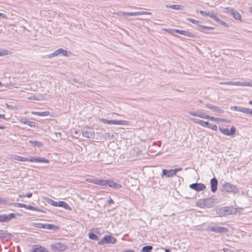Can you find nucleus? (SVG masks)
Masks as SVG:
<instances>
[{
	"instance_id": "nucleus-64",
	"label": "nucleus",
	"mask_w": 252,
	"mask_h": 252,
	"mask_svg": "<svg viewBox=\"0 0 252 252\" xmlns=\"http://www.w3.org/2000/svg\"><path fill=\"white\" fill-rule=\"evenodd\" d=\"M249 104H252V100L249 101Z\"/></svg>"
},
{
	"instance_id": "nucleus-31",
	"label": "nucleus",
	"mask_w": 252,
	"mask_h": 252,
	"mask_svg": "<svg viewBox=\"0 0 252 252\" xmlns=\"http://www.w3.org/2000/svg\"><path fill=\"white\" fill-rule=\"evenodd\" d=\"M208 16L214 20L216 22L219 18L217 16V13H215L214 12H209Z\"/></svg>"
},
{
	"instance_id": "nucleus-38",
	"label": "nucleus",
	"mask_w": 252,
	"mask_h": 252,
	"mask_svg": "<svg viewBox=\"0 0 252 252\" xmlns=\"http://www.w3.org/2000/svg\"><path fill=\"white\" fill-rule=\"evenodd\" d=\"M23 123L28 125L29 126L31 127H34L35 126V122L30 121H25L23 122Z\"/></svg>"
},
{
	"instance_id": "nucleus-5",
	"label": "nucleus",
	"mask_w": 252,
	"mask_h": 252,
	"mask_svg": "<svg viewBox=\"0 0 252 252\" xmlns=\"http://www.w3.org/2000/svg\"><path fill=\"white\" fill-rule=\"evenodd\" d=\"M222 190V191L234 193H236L238 191V189L235 186L227 182L223 184Z\"/></svg>"
},
{
	"instance_id": "nucleus-57",
	"label": "nucleus",
	"mask_w": 252,
	"mask_h": 252,
	"mask_svg": "<svg viewBox=\"0 0 252 252\" xmlns=\"http://www.w3.org/2000/svg\"><path fill=\"white\" fill-rule=\"evenodd\" d=\"M25 196H27L28 198H30L32 196V193H29L27 194H26Z\"/></svg>"
},
{
	"instance_id": "nucleus-25",
	"label": "nucleus",
	"mask_w": 252,
	"mask_h": 252,
	"mask_svg": "<svg viewBox=\"0 0 252 252\" xmlns=\"http://www.w3.org/2000/svg\"><path fill=\"white\" fill-rule=\"evenodd\" d=\"M198 30L201 32H204L206 30H212L215 29L213 27H209L201 25H198Z\"/></svg>"
},
{
	"instance_id": "nucleus-50",
	"label": "nucleus",
	"mask_w": 252,
	"mask_h": 252,
	"mask_svg": "<svg viewBox=\"0 0 252 252\" xmlns=\"http://www.w3.org/2000/svg\"><path fill=\"white\" fill-rule=\"evenodd\" d=\"M182 168L181 167H179V168H177L175 169H173L174 172L175 174H176L177 172L182 170Z\"/></svg>"
},
{
	"instance_id": "nucleus-22",
	"label": "nucleus",
	"mask_w": 252,
	"mask_h": 252,
	"mask_svg": "<svg viewBox=\"0 0 252 252\" xmlns=\"http://www.w3.org/2000/svg\"><path fill=\"white\" fill-rule=\"evenodd\" d=\"M211 189L213 192H215L217 190L218 182L216 178H213L211 179Z\"/></svg>"
},
{
	"instance_id": "nucleus-61",
	"label": "nucleus",
	"mask_w": 252,
	"mask_h": 252,
	"mask_svg": "<svg viewBox=\"0 0 252 252\" xmlns=\"http://www.w3.org/2000/svg\"><path fill=\"white\" fill-rule=\"evenodd\" d=\"M26 196L24 195V194H20L19 195V197H25Z\"/></svg>"
},
{
	"instance_id": "nucleus-19",
	"label": "nucleus",
	"mask_w": 252,
	"mask_h": 252,
	"mask_svg": "<svg viewBox=\"0 0 252 252\" xmlns=\"http://www.w3.org/2000/svg\"><path fill=\"white\" fill-rule=\"evenodd\" d=\"M85 181L86 182L93 183L95 185H97L99 186H102L103 180L99 179L97 178H87L85 179Z\"/></svg>"
},
{
	"instance_id": "nucleus-39",
	"label": "nucleus",
	"mask_w": 252,
	"mask_h": 252,
	"mask_svg": "<svg viewBox=\"0 0 252 252\" xmlns=\"http://www.w3.org/2000/svg\"><path fill=\"white\" fill-rule=\"evenodd\" d=\"M166 7H170L172 9H175V10H179L181 8V5H178V4L170 5L169 6L167 5Z\"/></svg>"
},
{
	"instance_id": "nucleus-20",
	"label": "nucleus",
	"mask_w": 252,
	"mask_h": 252,
	"mask_svg": "<svg viewBox=\"0 0 252 252\" xmlns=\"http://www.w3.org/2000/svg\"><path fill=\"white\" fill-rule=\"evenodd\" d=\"M9 158L12 160H16L21 161H28V158L26 157H22L15 154H11L9 155Z\"/></svg>"
},
{
	"instance_id": "nucleus-16",
	"label": "nucleus",
	"mask_w": 252,
	"mask_h": 252,
	"mask_svg": "<svg viewBox=\"0 0 252 252\" xmlns=\"http://www.w3.org/2000/svg\"><path fill=\"white\" fill-rule=\"evenodd\" d=\"M15 217V214L11 213L8 215H0V222H7Z\"/></svg>"
},
{
	"instance_id": "nucleus-56",
	"label": "nucleus",
	"mask_w": 252,
	"mask_h": 252,
	"mask_svg": "<svg viewBox=\"0 0 252 252\" xmlns=\"http://www.w3.org/2000/svg\"><path fill=\"white\" fill-rule=\"evenodd\" d=\"M0 16L2 17L5 18H7L6 15L4 13H0Z\"/></svg>"
},
{
	"instance_id": "nucleus-63",
	"label": "nucleus",
	"mask_w": 252,
	"mask_h": 252,
	"mask_svg": "<svg viewBox=\"0 0 252 252\" xmlns=\"http://www.w3.org/2000/svg\"><path fill=\"white\" fill-rule=\"evenodd\" d=\"M109 134L108 133H106L105 134V135L106 137H107V136H109Z\"/></svg>"
},
{
	"instance_id": "nucleus-18",
	"label": "nucleus",
	"mask_w": 252,
	"mask_h": 252,
	"mask_svg": "<svg viewBox=\"0 0 252 252\" xmlns=\"http://www.w3.org/2000/svg\"><path fill=\"white\" fill-rule=\"evenodd\" d=\"M35 227L39 228L45 229L48 230L53 229L55 227V226L53 224L42 223H36L35 224Z\"/></svg>"
},
{
	"instance_id": "nucleus-14",
	"label": "nucleus",
	"mask_w": 252,
	"mask_h": 252,
	"mask_svg": "<svg viewBox=\"0 0 252 252\" xmlns=\"http://www.w3.org/2000/svg\"><path fill=\"white\" fill-rule=\"evenodd\" d=\"M189 188L196 191H200L206 189V186L202 183H193L189 185Z\"/></svg>"
},
{
	"instance_id": "nucleus-6",
	"label": "nucleus",
	"mask_w": 252,
	"mask_h": 252,
	"mask_svg": "<svg viewBox=\"0 0 252 252\" xmlns=\"http://www.w3.org/2000/svg\"><path fill=\"white\" fill-rule=\"evenodd\" d=\"M116 242V239L110 236V235H105L102 239L98 242L99 245H103L105 244H115Z\"/></svg>"
},
{
	"instance_id": "nucleus-13",
	"label": "nucleus",
	"mask_w": 252,
	"mask_h": 252,
	"mask_svg": "<svg viewBox=\"0 0 252 252\" xmlns=\"http://www.w3.org/2000/svg\"><path fill=\"white\" fill-rule=\"evenodd\" d=\"M216 213L218 215L222 216L231 214L230 211L228 207H222L218 208L216 210Z\"/></svg>"
},
{
	"instance_id": "nucleus-23",
	"label": "nucleus",
	"mask_w": 252,
	"mask_h": 252,
	"mask_svg": "<svg viewBox=\"0 0 252 252\" xmlns=\"http://www.w3.org/2000/svg\"><path fill=\"white\" fill-rule=\"evenodd\" d=\"M173 169H163L161 176H166L167 177H171L175 175Z\"/></svg>"
},
{
	"instance_id": "nucleus-60",
	"label": "nucleus",
	"mask_w": 252,
	"mask_h": 252,
	"mask_svg": "<svg viewBox=\"0 0 252 252\" xmlns=\"http://www.w3.org/2000/svg\"><path fill=\"white\" fill-rule=\"evenodd\" d=\"M249 114L252 115V109H250Z\"/></svg>"
},
{
	"instance_id": "nucleus-12",
	"label": "nucleus",
	"mask_w": 252,
	"mask_h": 252,
	"mask_svg": "<svg viewBox=\"0 0 252 252\" xmlns=\"http://www.w3.org/2000/svg\"><path fill=\"white\" fill-rule=\"evenodd\" d=\"M219 129L222 133L227 136H233L236 132V128L233 126L231 127L230 129L221 127Z\"/></svg>"
},
{
	"instance_id": "nucleus-33",
	"label": "nucleus",
	"mask_w": 252,
	"mask_h": 252,
	"mask_svg": "<svg viewBox=\"0 0 252 252\" xmlns=\"http://www.w3.org/2000/svg\"><path fill=\"white\" fill-rule=\"evenodd\" d=\"M88 236L89 238L92 240H97L98 239V236L93 233H89L88 234Z\"/></svg>"
},
{
	"instance_id": "nucleus-51",
	"label": "nucleus",
	"mask_w": 252,
	"mask_h": 252,
	"mask_svg": "<svg viewBox=\"0 0 252 252\" xmlns=\"http://www.w3.org/2000/svg\"><path fill=\"white\" fill-rule=\"evenodd\" d=\"M249 111H250V109L249 108L245 107L244 109V111H243V113H246L247 114H249Z\"/></svg>"
},
{
	"instance_id": "nucleus-28",
	"label": "nucleus",
	"mask_w": 252,
	"mask_h": 252,
	"mask_svg": "<svg viewBox=\"0 0 252 252\" xmlns=\"http://www.w3.org/2000/svg\"><path fill=\"white\" fill-rule=\"evenodd\" d=\"M32 114L37 115L39 116H48L50 113L47 111L45 112H35V111H32L31 112Z\"/></svg>"
},
{
	"instance_id": "nucleus-59",
	"label": "nucleus",
	"mask_w": 252,
	"mask_h": 252,
	"mask_svg": "<svg viewBox=\"0 0 252 252\" xmlns=\"http://www.w3.org/2000/svg\"><path fill=\"white\" fill-rule=\"evenodd\" d=\"M0 119H5V115L4 114H0Z\"/></svg>"
},
{
	"instance_id": "nucleus-53",
	"label": "nucleus",
	"mask_w": 252,
	"mask_h": 252,
	"mask_svg": "<svg viewBox=\"0 0 252 252\" xmlns=\"http://www.w3.org/2000/svg\"><path fill=\"white\" fill-rule=\"evenodd\" d=\"M245 107H238L237 111L241 112L243 113V111Z\"/></svg>"
},
{
	"instance_id": "nucleus-30",
	"label": "nucleus",
	"mask_w": 252,
	"mask_h": 252,
	"mask_svg": "<svg viewBox=\"0 0 252 252\" xmlns=\"http://www.w3.org/2000/svg\"><path fill=\"white\" fill-rule=\"evenodd\" d=\"M153 249L152 246H146L142 248L141 250L142 252H150Z\"/></svg>"
},
{
	"instance_id": "nucleus-49",
	"label": "nucleus",
	"mask_w": 252,
	"mask_h": 252,
	"mask_svg": "<svg viewBox=\"0 0 252 252\" xmlns=\"http://www.w3.org/2000/svg\"><path fill=\"white\" fill-rule=\"evenodd\" d=\"M234 82H221L220 84H225L228 85H234Z\"/></svg>"
},
{
	"instance_id": "nucleus-21",
	"label": "nucleus",
	"mask_w": 252,
	"mask_h": 252,
	"mask_svg": "<svg viewBox=\"0 0 252 252\" xmlns=\"http://www.w3.org/2000/svg\"><path fill=\"white\" fill-rule=\"evenodd\" d=\"M172 31L186 36L190 37H193L194 36V35L192 32L188 31L180 30L177 29L172 30Z\"/></svg>"
},
{
	"instance_id": "nucleus-45",
	"label": "nucleus",
	"mask_w": 252,
	"mask_h": 252,
	"mask_svg": "<svg viewBox=\"0 0 252 252\" xmlns=\"http://www.w3.org/2000/svg\"><path fill=\"white\" fill-rule=\"evenodd\" d=\"M15 206L18 207H19V208H23V207L25 208L26 204H23L21 203H16Z\"/></svg>"
},
{
	"instance_id": "nucleus-27",
	"label": "nucleus",
	"mask_w": 252,
	"mask_h": 252,
	"mask_svg": "<svg viewBox=\"0 0 252 252\" xmlns=\"http://www.w3.org/2000/svg\"><path fill=\"white\" fill-rule=\"evenodd\" d=\"M57 206L63 207L67 210H71L70 207L66 202L63 201H59L58 202Z\"/></svg>"
},
{
	"instance_id": "nucleus-8",
	"label": "nucleus",
	"mask_w": 252,
	"mask_h": 252,
	"mask_svg": "<svg viewBox=\"0 0 252 252\" xmlns=\"http://www.w3.org/2000/svg\"><path fill=\"white\" fill-rule=\"evenodd\" d=\"M62 54L64 57H69L71 55V53L67 50H64L62 48H60L54 51L53 53L48 55L49 58L56 57Z\"/></svg>"
},
{
	"instance_id": "nucleus-1",
	"label": "nucleus",
	"mask_w": 252,
	"mask_h": 252,
	"mask_svg": "<svg viewBox=\"0 0 252 252\" xmlns=\"http://www.w3.org/2000/svg\"><path fill=\"white\" fill-rule=\"evenodd\" d=\"M189 114L193 116L194 117H197L198 118L209 120L213 122H224V123H230V121L228 120L225 119H222L219 118H216L213 116H210V115H207L205 113L201 112H191L189 111L188 112Z\"/></svg>"
},
{
	"instance_id": "nucleus-2",
	"label": "nucleus",
	"mask_w": 252,
	"mask_h": 252,
	"mask_svg": "<svg viewBox=\"0 0 252 252\" xmlns=\"http://www.w3.org/2000/svg\"><path fill=\"white\" fill-rule=\"evenodd\" d=\"M214 204V199L212 198H207L199 200L197 202V205L201 208H211Z\"/></svg>"
},
{
	"instance_id": "nucleus-32",
	"label": "nucleus",
	"mask_w": 252,
	"mask_h": 252,
	"mask_svg": "<svg viewBox=\"0 0 252 252\" xmlns=\"http://www.w3.org/2000/svg\"><path fill=\"white\" fill-rule=\"evenodd\" d=\"M73 82H74V83H76L78 84L79 85V86H88V87H89V86L88 85V84H87V83H85V82H84V81H78V80H77V79H73Z\"/></svg>"
},
{
	"instance_id": "nucleus-7",
	"label": "nucleus",
	"mask_w": 252,
	"mask_h": 252,
	"mask_svg": "<svg viewBox=\"0 0 252 252\" xmlns=\"http://www.w3.org/2000/svg\"><path fill=\"white\" fill-rule=\"evenodd\" d=\"M83 136L87 138H94V131L90 127H84L81 130Z\"/></svg>"
},
{
	"instance_id": "nucleus-10",
	"label": "nucleus",
	"mask_w": 252,
	"mask_h": 252,
	"mask_svg": "<svg viewBox=\"0 0 252 252\" xmlns=\"http://www.w3.org/2000/svg\"><path fill=\"white\" fill-rule=\"evenodd\" d=\"M225 9L226 10V12L230 13L236 20L239 21L240 22L242 21V16L240 13L238 12L236 10L233 8L229 7L226 8Z\"/></svg>"
},
{
	"instance_id": "nucleus-55",
	"label": "nucleus",
	"mask_w": 252,
	"mask_h": 252,
	"mask_svg": "<svg viewBox=\"0 0 252 252\" xmlns=\"http://www.w3.org/2000/svg\"><path fill=\"white\" fill-rule=\"evenodd\" d=\"M238 107V106H232L231 107V109L232 110H234V111H237Z\"/></svg>"
},
{
	"instance_id": "nucleus-40",
	"label": "nucleus",
	"mask_w": 252,
	"mask_h": 252,
	"mask_svg": "<svg viewBox=\"0 0 252 252\" xmlns=\"http://www.w3.org/2000/svg\"><path fill=\"white\" fill-rule=\"evenodd\" d=\"M186 20L188 21H189L190 22H191L193 24L197 25V26H198V25H199V21L198 20L193 19L191 18H186Z\"/></svg>"
},
{
	"instance_id": "nucleus-42",
	"label": "nucleus",
	"mask_w": 252,
	"mask_h": 252,
	"mask_svg": "<svg viewBox=\"0 0 252 252\" xmlns=\"http://www.w3.org/2000/svg\"><path fill=\"white\" fill-rule=\"evenodd\" d=\"M210 124L208 122L202 121L201 126L204 127L209 128Z\"/></svg>"
},
{
	"instance_id": "nucleus-9",
	"label": "nucleus",
	"mask_w": 252,
	"mask_h": 252,
	"mask_svg": "<svg viewBox=\"0 0 252 252\" xmlns=\"http://www.w3.org/2000/svg\"><path fill=\"white\" fill-rule=\"evenodd\" d=\"M206 230L220 233H226L228 232V228L220 226H211L206 228Z\"/></svg>"
},
{
	"instance_id": "nucleus-4",
	"label": "nucleus",
	"mask_w": 252,
	"mask_h": 252,
	"mask_svg": "<svg viewBox=\"0 0 252 252\" xmlns=\"http://www.w3.org/2000/svg\"><path fill=\"white\" fill-rule=\"evenodd\" d=\"M108 186L109 187L115 189H119L122 188V185L118 183L115 182L113 180H103L102 186Z\"/></svg>"
},
{
	"instance_id": "nucleus-34",
	"label": "nucleus",
	"mask_w": 252,
	"mask_h": 252,
	"mask_svg": "<svg viewBox=\"0 0 252 252\" xmlns=\"http://www.w3.org/2000/svg\"><path fill=\"white\" fill-rule=\"evenodd\" d=\"M25 208L30 210H32V211H37V212L40 211V210L39 209H38V208L33 207L31 205H26Z\"/></svg>"
},
{
	"instance_id": "nucleus-37",
	"label": "nucleus",
	"mask_w": 252,
	"mask_h": 252,
	"mask_svg": "<svg viewBox=\"0 0 252 252\" xmlns=\"http://www.w3.org/2000/svg\"><path fill=\"white\" fill-rule=\"evenodd\" d=\"M190 120L192 121L194 123L201 126L202 120L197 118H190Z\"/></svg>"
},
{
	"instance_id": "nucleus-29",
	"label": "nucleus",
	"mask_w": 252,
	"mask_h": 252,
	"mask_svg": "<svg viewBox=\"0 0 252 252\" xmlns=\"http://www.w3.org/2000/svg\"><path fill=\"white\" fill-rule=\"evenodd\" d=\"M212 111L216 114H221L223 113V110L222 109L216 106L214 108H213Z\"/></svg>"
},
{
	"instance_id": "nucleus-48",
	"label": "nucleus",
	"mask_w": 252,
	"mask_h": 252,
	"mask_svg": "<svg viewBox=\"0 0 252 252\" xmlns=\"http://www.w3.org/2000/svg\"><path fill=\"white\" fill-rule=\"evenodd\" d=\"M6 237V234L3 230H0V238Z\"/></svg>"
},
{
	"instance_id": "nucleus-46",
	"label": "nucleus",
	"mask_w": 252,
	"mask_h": 252,
	"mask_svg": "<svg viewBox=\"0 0 252 252\" xmlns=\"http://www.w3.org/2000/svg\"><path fill=\"white\" fill-rule=\"evenodd\" d=\"M209 128H210L213 130H218V127L216 125H211L210 124V126H209Z\"/></svg>"
},
{
	"instance_id": "nucleus-52",
	"label": "nucleus",
	"mask_w": 252,
	"mask_h": 252,
	"mask_svg": "<svg viewBox=\"0 0 252 252\" xmlns=\"http://www.w3.org/2000/svg\"><path fill=\"white\" fill-rule=\"evenodd\" d=\"M223 251L224 252H233L231 250L228 248H223Z\"/></svg>"
},
{
	"instance_id": "nucleus-15",
	"label": "nucleus",
	"mask_w": 252,
	"mask_h": 252,
	"mask_svg": "<svg viewBox=\"0 0 252 252\" xmlns=\"http://www.w3.org/2000/svg\"><path fill=\"white\" fill-rule=\"evenodd\" d=\"M122 14L123 16H137L141 15H151V13L148 11H138V12H123Z\"/></svg>"
},
{
	"instance_id": "nucleus-62",
	"label": "nucleus",
	"mask_w": 252,
	"mask_h": 252,
	"mask_svg": "<svg viewBox=\"0 0 252 252\" xmlns=\"http://www.w3.org/2000/svg\"><path fill=\"white\" fill-rule=\"evenodd\" d=\"M165 252H170V250L168 249H164Z\"/></svg>"
},
{
	"instance_id": "nucleus-41",
	"label": "nucleus",
	"mask_w": 252,
	"mask_h": 252,
	"mask_svg": "<svg viewBox=\"0 0 252 252\" xmlns=\"http://www.w3.org/2000/svg\"><path fill=\"white\" fill-rule=\"evenodd\" d=\"M216 22L219 23L221 25L223 26L224 27H228V25L226 23H225V22L222 21L220 18H218V19L217 20Z\"/></svg>"
},
{
	"instance_id": "nucleus-11",
	"label": "nucleus",
	"mask_w": 252,
	"mask_h": 252,
	"mask_svg": "<svg viewBox=\"0 0 252 252\" xmlns=\"http://www.w3.org/2000/svg\"><path fill=\"white\" fill-rule=\"evenodd\" d=\"M66 248L65 245L60 243H55L51 245V249L56 252L64 251L66 250Z\"/></svg>"
},
{
	"instance_id": "nucleus-43",
	"label": "nucleus",
	"mask_w": 252,
	"mask_h": 252,
	"mask_svg": "<svg viewBox=\"0 0 252 252\" xmlns=\"http://www.w3.org/2000/svg\"><path fill=\"white\" fill-rule=\"evenodd\" d=\"M48 202L49 204H51V205H53L54 206H57V203L58 202L55 201L54 200L52 199H49L48 201Z\"/></svg>"
},
{
	"instance_id": "nucleus-36",
	"label": "nucleus",
	"mask_w": 252,
	"mask_h": 252,
	"mask_svg": "<svg viewBox=\"0 0 252 252\" xmlns=\"http://www.w3.org/2000/svg\"><path fill=\"white\" fill-rule=\"evenodd\" d=\"M29 142L32 145H34L35 146H36L38 148H40L42 145V144L37 141L30 140L29 141Z\"/></svg>"
},
{
	"instance_id": "nucleus-3",
	"label": "nucleus",
	"mask_w": 252,
	"mask_h": 252,
	"mask_svg": "<svg viewBox=\"0 0 252 252\" xmlns=\"http://www.w3.org/2000/svg\"><path fill=\"white\" fill-rule=\"evenodd\" d=\"M99 121L104 124L109 125L128 126L129 124L128 121L123 120H108L105 119H99Z\"/></svg>"
},
{
	"instance_id": "nucleus-17",
	"label": "nucleus",
	"mask_w": 252,
	"mask_h": 252,
	"mask_svg": "<svg viewBox=\"0 0 252 252\" xmlns=\"http://www.w3.org/2000/svg\"><path fill=\"white\" fill-rule=\"evenodd\" d=\"M28 161L32 162H43L48 163L49 160L40 157H31L28 158Z\"/></svg>"
},
{
	"instance_id": "nucleus-24",
	"label": "nucleus",
	"mask_w": 252,
	"mask_h": 252,
	"mask_svg": "<svg viewBox=\"0 0 252 252\" xmlns=\"http://www.w3.org/2000/svg\"><path fill=\"white\" fill-rule=\"evenodd\" d=\"M31 252H49L48 251L42 246H33L31 250Z\"/></svg>"
},
{
	"instance_id": "nucleus-47",
	"label": "nucleus",
	"mask_w": 252,
	"mask_h": 252,
	"mask_svg": "<svg viewBox=\"0 0 252 252\" xmlns=\"http://www.w3.org/2000/svg\"><path fill=\"white\" fill-rule=\"evenodd\" d=\"M205 106L207 108H208L213 110V108H214L215 106H214V105H212L211 104H205Z\"/></svg>"
},
{
	"instance_id": "nucleus-54",
	"label": "nucleus",
	"mask_w": 252,
	"mask_h": 252,
	"mask_svg": "<svg viewBox=\"0 0 252 252\" xmlns=\"http://www.w3.org/2000/svg\"><path fill=\"white\" fill-rule=\"evenodd\" d=\"M107 202L108 204H111L114 203V201L111 198H110L108 200Z\"/></svg>"
},
{
	"instance_id": "nucleus-35",
	"label": "nucleus",
	"mask_w": 252,
	"mask_h": 252,
	"mask_svg": "<svg viewBox=\"0 0 252 252\" xmlns=\"http://www.w3.org/2000/svg\"><path fill=\"white\" fill-rule=\"evenodd\" d=\"M9 54V51L3 49H0V57L4 56Z\"/></svg>"
},
{
	"instance_id": "nucleus-58",
	"label": "nucleus",
	"mask_w": 252,
	"mask_h": 252,
	"mask_svg": "<svg viewBox=\"0 0 252 252\" xmlns=\"http://www.w3.org/2000/svg\"><path fill=\"white\" fill-rule=\"evenodd\" d=\"M122 252H134V251L133 250H129L124 251Z\"/></svg>"
},
{
	"instance_id": "nucleus-44",
	"label": "nucleus",
	"mask_w": 252,
	"mask_h": 252,
	"mask_svg": "<svg viewBox=\"0 0 252 252\" xmlns=\"http://www.w3.org/2000/svg\"><path fill=\"white\" fill-rule=\"evenodd\" d=\"M200 13L203 16H208L209 12L201 10L200 11Z\"/></svg>"
},
{
	"instance_id": "nucleus-26",
	"label": "nucleus",
	"mask_w": 252,
	"mask_h": 252,
	"mask_svg": "<svg viewBox=\"0 0 252 252\" xmlns=\"http://www.w3.org/2000/svg\"><path fill=\"white\" fill-rule=\"evenodd\" d=\"M234 85L240 86H249L252 87V82H234Z\"/></svg>"
}]
</instances>
